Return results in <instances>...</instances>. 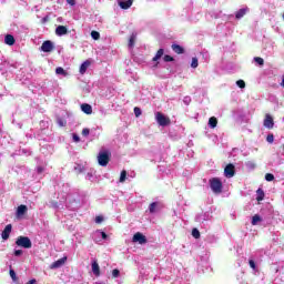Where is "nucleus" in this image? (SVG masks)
<instances>
[{"label": "nucleus", "instance_id": "dca6fc26", "mask_svg": "<svg viewBox=\"0 0 284 284\" xmlns=\"http://www.w3.org/2000/svg\"><path fill=\"white\" fill-rule=\"evenodd\" d=\"M173 52H175V54H184L185 53V49H183V47L179 45V44H172L171 45Z\"/></svg>", "mask_w": 284, "mask_h": 284}, {"label": "nucleus", "instance_id": "0eeeda50", "mask_svg": "<svg viewBox=\"0 0 284 284\" xmlns=\"http://www.w3.org/2000/svg\"><path fill=\"white\" fill-rule=\"evenodd\" d=\"M65 261H68L67 256L61 257L58 261L53 262L50 266L51 270H59V267H63V265H65Z\"/></svg>", "mask_w": 284, "mask_h": 284}, {"label": "nucleus", "instance_id": "f03ea898", "mask_svg": "<svg viewBox=\"0 0 284 284\" xmlns=\"http://www.w3.org/2000/svg\"><path fill=\"white\" fill-rule=\"evenodd\" d=\"M112 156V153L110 151H101L98 154V163L102 168H105L108 163H110V158Z\"/></svg>", "mask_w": 284, "mask_h": 284}, {"label": "nucleus", "instance_id": "c85d7f7f", "mask_svg": "<svg viewBox=\"0 0 284 284\" xmlns=\"http://www.w3.org/2000/svg\"><path fill=\"white\" fill-rule=\"evenodd\" d=\"M9 274L14 283H17V281H19V277H17V273L14 272V270L10 268Z\"/></svg>", "mask_w": 284, "mask_h": 284}, {"label": "nucleus", "instance_id": "f8f14e48", "mask_svg": "<svg viewBox=\"0 0 284 284\" xmlns=\"http://www.w3.org/2000/svg\"><path fill=\"white\" fill-rule=\"evenodd\" d=\"M91 267L94 276H101V267L99 266V262L93 261Z\"/></svg>", "mask_w": 284, "mask_h": 284}, {"label": "nucleus", "instance_id": "4be33fe9", "mask_svg": "<svg viewBox=\"0 0 284 284\" xmlns=\"http://www.w3.org/2000/svg\"><path fill=\"white\" fill-rule=\"evenodd\" d=\"M159 209V202H153L149 205V212L150 214H154L156 210Z\"/></svg>", "mask_w": 284, "mask_h": 284}, {"label": "nucleus", "instance_id": "473e14b6", "mask_svg": "<svg viewBox=\"0 0 284 284\" xmlns=\"http://www.w3.org/2000/svg\"><path fill=\"white\" fill-rule=\"evenodd\" d=\"M191 68L196 69L199 68V59L192 58Z\"/></svg>", "mask_w": 284, "mask_h": 284}, {"label": "nucleus", "instance_id": "6ab92c4d", "mask_svg": "<svg viewBox=\"0 0 284 284\" xmlns=\"http://www.w3.org/2000/svg\"><path fill=\"white\" fill-rule=\"evenodd\" d=\"M26 212H28V206L21 204L20 206H18L17 216H23V214H26Z\"/></svg>", "mask_w": 284, "mask_h": 284}, {"label": "nucleus", "instance_id": "cd10ccee", "mask_svg": "<svg viewBox=\"0 0 284 284\" xmlns=\"http://www.w3.org/2000/svg\"><path fill=\"white\" fill-rule=\"evenodd\" d=\"M125 179H128V171L123 170L120 174V183H125Z\"/></svg>", "mask_w": 284, "mask_h": 284}, {"label": "nucleus", "instance_id": "79ce46f5", "mask_svg": "<svg viewBox=\"0 0 284 284\" xmlns=\"http://www.w3.org/2000/svg\"><path fill=\"white\" fill-rule=\"evenodd\" d=\"M73 141H74V143H79V141H81V138H79V135H77V133H73Z\"/></svg>", "mask_w": 284, "mask_h": 284}, {"label": "nucleus", "instance_id": "2eb2a0df", "mask_svg": "<svg viewBox=\"0 0 284 284\" xmlns=\"http://www.w3.org/2000/svg\"><path fill=\"white\" fill-rule=\"evenodd\" d=\"M247 12H250V8H242L240 9L236 13H235V19H243V17L245 14H247Z\"/></svg>", "mask_w": 284, "mask_h": 284}, {"label": "nucleus", "instance_id": "3c124183", "mask_svg": "<svg viewBox=\"0 0 284 284\" xmlns=\"http://www.w3.org/2000/svg\"><path fill=\"white\" fill-rule=\"evenodd\" d=\"M247 165H250V168H256V164H254L253 162H248Z\"/></svg>", "mask_w": 284, "mask_h": 284}, {"label": "nucleus", "instance_id": "8fccbe9b", "mask_svg": "<svg viewBox=\"0 0 284 284\" xmlns=\"http://www.w3.org/2000/svg\"><path fill=\"white\" fill-rule=\"evenodd\" d=\"M27 284H37V280L36 278L30 280L29 282H27Z\"/></svg>", "mask_w": 284, "mask_h": 284}, {"label": "nucleus", "instance_id": "58836bf2", "mask_svg": "<svg viewBox=\"0 0 284 284\" xmlns=\"http://www.w3.org/2000/svg\"><path fill=\"white\" fill-rule=\"evenodd\" d=\"M82 136H90V129H88V128L83 129Z\"/></svg>", "mask_w": 284, "mask_h": 284}, {"label": "nucleus", "instance_id": "9b49d317", "mask_svg": "<svg viewBox=\"0 0 284 284\" xmlns=\"http://www.w3.org/2000/svg\"><path fill=\"white\" fill-rule=\"evenodd\" d=\"M55 34L58 37H63L65 34H68V27H65V26H58L55 28Z\"/></svg>", "mask_w": 284, "mask_h": 284}, {"label": "nucleus", "instance_id": "4468645a", "mask_svg": "<svg viewBox=\"0 0 284 284\" xmlns=\"http://www.w3.org/2000/svg\"><path fill=\"white\" fill-rule=\"evenodd\" d=\"M91 64H92V62H90V60H85V61L80 65V74H85V72H88V69L90 68Z\"/></svg>", "mask_w": 284, "mask_h": 284}, {"label": "nucleus", "instance_id": "de8ad7c7", "mask_svg": "<svg viewBox=\"0 0 284 284\" xmlns=\"http://www.w3.org/2000/svg\"><path fill=\"white\" fill-rule=\"evenodd\" d=\"M47 21H50V17L48 16L42 19V23H47Z\"/></svg>", "mask_w": 284, "mask_h": 284}, {"label": "nucleus", "instance_id": "e433bc0d", "mask_svg": "<svg viewBox=\"0 0 284 284\" xmlns=\"http://www.w3.org/2000/svg\"><path fill=\"white\" fill-rule=\"evenodd\" d=\"M236 85L240 87L241 89L245 88V81L243 80H237Z\"/></svg>", "mask_w": 284, "mask_h": 284}, {"label": "nucleus", "instance_id": "f704fd0d", "mask_svg": "<svg viewBox=\"0 0 284 284\" xmlns=\"http://www.w3.org/2000/svg\"><path fill=\"white\" fill-rule=\"evenodd\" d=\"M265 181H268V182L274 181V174H272V173H266V174H265Z\"/></svg>", "mask_w": 284, "mask_h": 284}, {"label": "nucleus", "instance_id": "4c0bfd02", "mask_svg": "<svg viewBox=\"0 0 284 284\" xmlns=\"http://www.w3.org/2000/svg\"><path fill=\"white\" fill-rule=\"evenodd\" d=\"M134 114H135L136 118L141 116V114H142L141 109L135 106L134 108Z\"/></svg>", "mask_w": 284, "mask_h": 284}, {"label": "nucleus", "instance_id": "09e8293b", "mask_svg": "<svg viewBox=\"0 0 284 284\" xmlns=\"http://www.w3.org/2000/svg\"><path fill=\"white\" fill-rule=\"evenodd\" d=\"M101 236L102 239L105 241V239H108V234L105 232H101Z\"/></svg>", "mask_w": 284, "mask_h": 284}, {"label": "nucleus", "instance_id": "f3484780", "mask_svg": "<svg viewBox=\"0 0 284 284\" xmlns=\"http://www.w3.org/2000/svg\"><path fill=\"white\" fill-rule=\"evenodd\" d=\"M4 43H6L7 45H14V43H16L14 36H12V34H7V36L4 37Z\"/></svg>", "mask_w": 284, "mask_h": 284}, {"label": "nucleus", "instance_id": "7c9ffc66", "mask_svg": "<svg viewBox=\"0 0 284 284\" xmlns=\"http://www.w3.org/2000/svg\"><path fill=\"white\" fill-rule=\"evenodd\" d=\"M192 237L193 239H201V232L199 231V229H193L192 230Z\"/></svg>", "mask_w": 284, "mask_h": 284}, {"label": "nucleus", "instance_id": "603ef678", "mask_svg": "<svg viewBox=\"0 0 284 284\" xmlns=\"http://www.w3.org/2000/svg\"><path fill=\"white\" fill-rule=\"evenodd\" d=\"M281 87L284 88V75L282 77Z\"/></svg>", "mask_w": 284, "mask_h": 284}, {"label": "nucleus", "instance_id": "c9c22d12", "mask_svg": "<svg viewBox=\"0 0 284 284\" xmlns=\"http://www.w3.org/2000/svg\"><path fill=\"white\" fill-rule=\"evenodd\" d=\"M120 274H121V271H119L118 268L112 271L113 278H119Z\"/></svg>", "mask_w": 284, "mask_h": 284}, {"label": "nucleus", "instance_id": "6e6552de", "mask_svg": "<svg viewBox=\"0 0 284 284\" xmlns=\"http://www.w3.org/2000/svg\"><path fill=\"white\" fill-rule=\"evenodd\" d=\"M52 50H54V44L52 43V41L47 40L42 43L41 45L42 52H52Z\"/></svg>", "mask_w": 284, "mask_h": 284}, {"label": "nucleus", "instance_id": "1a4fd4ad", "mask_svg": "<svg viewBox=\"0 0 284 284\" xmlns=\"http://www.w3.org/2000/svg\"><path fill=\"white\" fill-rule=\"evenodd\" d=\"M12 233V224H8L1 233L2 241H8L10 234Z\"/></svg>", "mask_w": 284, "mask_h": 284}, {"label": "nucleus", "instance_id": "ea45409f", "mask_svg": "<svg viewBox=\"0 0 284 284\" xmlns=\"http://www.w3.org/2000/svg\"><path fill=\"white\" fill-rule=\"evenodd\" d=\"M266 141L267 143H274V134H268Z\"/></svg>", "mask_w": 284, "mask_h": 284}, {"label": "nucleus", "instance_id": "a19ab883", "mask_svg": "<svg viewBox=\"0 0 284 284\" xmlns=\"http://www.w3.org/2000/svg\"><path fill=\"white\" fill-rule=\"evenodd\" d=\"M248 265L252 270H256V263L254 262V260H250Z\"/></svg>", "mask_w": 284, "mask_h": 284}, {"label": "nucleus", "instance_id": "39448f33", "mask_svg": "<svg viewBox=\"0 0 284 284\" xmlns=\"http://www.w3.org/2000/svg\"><path fill=\"white\" fill-rule=\"evenodd\" d=\"M133 243H139L140 245H145L148 243V237L143 233L138 232L132 237Z\"/></svg>", "mask_w": 284, "mask_h": 284}, {"label": "nucleus", "instance_id": "412c9836", "mask_svg": "<svg viewBox=\"0 0 284 284\" xmlns=\"http://www.w3.org/2000/svg\"><path fill=\"white\" fill-rule=\"evenodd\" d=\"M209 125H210V128H212V130H214V128H216V125H219V120L215 116H211L209 119Z\"/></svg>", "mask_w": 284, "mask_h": 284}, {"label": "nucleus", "instance_id": "a878e982", "mask_svg": "<svg viewBox=\"0 0 284 284\" xmlns=\"http://www.w3.org/2000/svg\"><path fill=\"white\" fill-rule=\"evenodd\" d=\"M55 74H61L62 77H68V72L65 71L64 68L58 67L55 69Z\"/></svg>", "mask_w": 284, "mask_h": 284}, {"label": "nucleus", "instance_id": "a18cd8bd", "mask_svg": "<svg viewBox=\"0 0 284 284\" xmlns=\"http://www.w3.org/2000/svg\"><path fill=\"white\" fill-rule=\"evenodd\" d=\"M21 254H23L22 250H16L14 251V256H21Z\"/></svg>", "mask_w": 284, "mask_h": 284}, {"label": "nucleus", "instance_id": "393cba45", "mask_svg": "<svg viewBox=\"0 0 284 284\" xmlns=\"http://www.w3.org/2000/svg\"><path fill=\"white\" fill-rule=\"evenodd\" d=\"M261 221H263V219L261 217V215L258 214H255L253 217H252V225H257L258 223H261Z\"/></svg>", "mask_w": 284, "mask_h": 284}, {"label": "nucleus", "instance_id": "37998d69", "mask_svg": "<svg viewBox=\"0 0 284 284\" xmlns=\"http://www.w3.org/2000/svg\"><path fill=\"white\" fill-rule=\"evenodd\" d=\"M44 170H45V169H44L43 166H38V168H37L38 174H43Z\"/></svg>", "mask_w": 284, "mask_h": 284}, {"label": "nucleus", "instance_id": "c03bdc74", "mask_svg": "<svg viewBox=\"0 0 284 284\" xmlns=\"http://www.w3.org/2000/svg\"><path fill=\"white\" fill-rule=\"evenodd\" d=\"M95 223H103V216L98 215V216L95 217Z\"/></svg>", "mask_w": 284, "mask_h": 284}, {"label": "nucleus", "instance_id": "f257e3e1", "mask_svg": "<svg viewBox=\"0 0 284 284\" xmlns=\"http://www.w3.org/2000/svg\"><path fill=\"white\" fill-rule=\"evenodd\" d=\"M210 187L214 194H221L223 192V182L219 178H212L209 180Z\"/></svg>", "mask_w": 284, "mask_h": 284}, {"label": "nucleus", "instance_id": "72a5a7b5", "mask_svg": "<svg viewBox=\"0 0 284 284\" xmlns=\"http://www.w3.org/2000/svg\"><path fill=\"white\" fill-rule=\"evenodd\" d=\"M163 61H165V63H170V62L174 61V58H172V55L166 54L163 57Z\"/></svg>", "mask_w": 284, "mask_h": 284}, {"label": "nucleus", "instance_id": "c756f323", "mask_svg": "<svg viewBox=\"0 0 284 284\" xmlns=\"http://www.w3.org/2000/svg\"><path fill=\"white\" fill-rule=\"evenodd\" d=\"M91 37L94 41H99L101 39V33H99V31H92Z\"/></svg>", "mask_w": 284, "mask_h": 284}, {"label": "nucleus", "instance_id": "ddd939ff", "mask_svg": "<svg viewBox=\"0 0 284 284\" xmlns=\"http://www.w3.org/2000/svg\"><path fill=\"white\" fill-rule=\"evenodd\" d=\"M132 3H134V0H126V1H120L119 6L122 8V10H129V8H132Z\"/></svg>", "mask_w": 284, "mask_h": 284}, {"label": "nucleus", "instance_id": "7ed1b4c3", "mask_svg": "<svg viewBox=\"0 0 284 284\" xmlns=\"http://www.w3.org/2000/svg\"><path fill=\"white\" fill-rule=\"evenodd\" d=\"M16 245H18V247H24V250H30V247H32V241L28 236L20 235L16 240Z\"/></svg>", "mask_w": 284, "mask_h": 284}, {"label": "nucleus", "instance_id": "9d476101", "mask_svg": "<svg viewBox=\"0 0 284 284\" xmlns=\"http://www.w3.org/2000/svg\"><path fill=\"white\" fill-rule=\"evenodd\" d=\"M264 128H267V130H272L274 128V118H272V115H265Z\"/></svg>", "mask_w": 284, "mask_h": 284}, {"label": "nucleus", "instance_id": "2f4dec72", "mask_svg": "<svg viewBox=\"0 0 284 284\" xmlns=\"http://www.w3.org/2000/svg\"><path fill=\"white\" fill-rule=\"evenodd\" d=\"M254 61L257 63V65H265V60H263L261 57H255Z\"/></svg>", "mask_w": 284, "mask_h": 284}, {"label": "nucleus", "instance_id": "49530a36", "mask_svg": "<svg viewBox=\"0 0 284 284\" xmlns=\"http://www.w3.org/2000/svg\"><path fill=\"white\" fill-rule=\"evenodd\" d=\"M67 3H69V6H77V0H67Z\"/></svg>", "mask_w": 284, "mask_h": 284}, {"label": "nucleus", "instance_id": "bb28decb", "mask_svg": "<svg viewBox=\"0 0 284 284\" xmlns=\"http://www.w3.org/2000/svg\"><path fill=\"white\" fill-rule=\"evenodd\" d=\"M57 123L60 128H65V125H68V121H65L63 118H58Z\"/></svg>", "mask_w": 284, "mask_h": 284}, {"label": "nucleus", "instance_id": "20e7f679", "mask_svg": "<svg viewBox=\"0 0 284 284\" xmlns=\"http://www.w3.org/2000/svg\"><path fill=\"white\" fill-rule=\"evenodd\" d=\"M155 119L159 123V125H161L162 128H165L166 125H170V123H172V120H170V118L165 116V114L158 112L155 114Z\"/></svg>", "mask_w": 284, "mask_h": 284}, {"label": "nucleus", "instance_id": "aec40b11", "mask_svg": "<svg viewBox=\"0 0 284 284\" xmlns=\"http://www.w3.org/2000/svg\"><path fill=\"white\" fill-rule=\"evenodd\" d=\"M265 199V191L263 189H257L256 191V201L261 202Z\"/></svg>", "mask_w": 284, "mask_h": 284}, {"label": "nucleus", "instance_id": "5701e85b", "mask_svg": "<svg viewBox=\"0 0 284 284\" xmlns=\"http://www.w3.org/2000/svg\"><path fill=\"white\" fill-rule=\"evenodd\" d=\"M134 43H136V33H132L129 39V48H134Z\"/></svg>", "mask_w": 284, "mask_h": 284}, {"label": "nucleus", "instance_id": "423d86ee", "mask_svg": "<svg viewBox=\"0 0 284 284\" xmlns=\"http://www.w3.org/2000/svg\"><path fill=\"white\" fill-rule=\"evenodd\" d=\"M236 174V170L234 168V164H227L224 169V175L226 179H232Z\"/></svg>", "mask_w": 284, "mask_h": 284}, {"label": "nucleus", "instance_id": "a211bd4d", "mask_svg": "<svg viewBox=\"0 0 284 284\" xmlns=\"http://www.w3.org/2000/svg\"><path fill=\"white\" fill-rule=\"evenodd\" d=\"M81 110L84 112V114H92V105L88 103L81 104Z\"/></svg>", "mask_w": 284, "mask_h": 284}, {"label": "nucleus", "instance_id": "b1692460", "mask_svg": "<svg viewBox=\"0 0 284 284\" xmlns=\"http://www.w3.org/2000/svg\"><path fill=\"white\" fill-rule=\"evenodd\" d=\"M163 54H165V50L159 49L155 57L152 59V61H159V59H161V57H163Z\"/></svg>", "mask_w": 284, "mask_h": 284}]
</instances>
